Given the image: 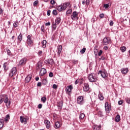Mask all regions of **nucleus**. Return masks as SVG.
I'll return each instance as SVG.
<instances>
[{
    "instance_id": "57",
    "label": "nucleus",
    "mask_w": 130,
    "mask_h": 130,
    "mask_svg": "<svg viewBox=\"0 0 130 130\" xmlns=\"http://www.w3.org/2000/svg\"><path fill=\"white\" fill-rule=\"evenodd\" d=\"M42 83L41 82H38L37 84L38 87H41Z\"/></svg>"
},
{
    "instance_id": "49",
    "label": "nucleus",
    "mask_w": 130,
    "mask_h": 130,
    "mask_svg": "<svg viewBox=\"0 0 130 130\" xmlns=\"http://www.w3.org/2000/svg\"><path fill=\"white\" fill-rule=\"evenodd\" d=\"M85 4L86 6H89V5H90V0H86L85 1Z\"/></svg>"
},
{
    "instance_id": "30",
    "label": "nucleus",
    "mask_w": 130,
    "mask_h": 130,
    "mask_svg": "<svg viewBox=\"0 0 130 130\" xmlns=\"http://www.w3.org/2000/svg\"><path fill=\"white\" fill-rule=\"evenodd\" d=\"M4 126V120L0 119V128H2Z\"/></svg>"
},
{
    "instance_id": "52",
    "label": "nucleus",
    "mask_w": 130,
    "mask_h": 130,
    "mask_svg": "<svg viewBox=\"0 0 130 130\" xmlns=\"http://www.w3.org/2000/svg\"><path fill=\"white\" fill-rule=\"evenodd\" d=\"M118 103L119 105H121L122 104V103H123V101H119Z\"/></svg>"
},
{
    "instance_id": "46",
    "label": "nucleus",
    "mask_w": 130,
    "mask_h": 130,
    "mask_svg": "<svg viewBox=\"0 0 130 130\" xmlns=\"http://www.w3.org/2000/svg\"><path fill=\"white\" fill-rule=\"evenodd\" d=\"M13 26L15 28H17L18 27V22H15L13 23Z\"/></svg>"
},
{
    "instance_id": "48",
    "label": "nucleus",
    "mask_w": 130,
    "mask_h": 130,
    "mask_svg": "<svg viewBox=\"0 0 130 130\" xmlns=\"http://www.w3.org/2000/svg\"><path fill=\"white\" fill-rule=\"evenodd\" d=\"M55 1H54V0H51V1H50V4H51V5H55Z\"/></svg>"
},
{
    "instance_id": "56",
    "label": "nucleus",
    "mask_w": 130,
    "mask_h": 130,
    "mask_svg": "<svg viewBox=\"0 0 130 130\" xmlns=\"http://www.w3.org/2000/svg\"><path fill=\"white\" fill-rule=\"evenodd\" d=\"M100 17L102 18H104V14L102 13L100 15Z\"/></svg>"
},
{
    "instance_id": "4",
    "label": "nucleus",
    "mask_w": 130,
    "mask_h": 130,
    "mask_svg": "<svg viewBox=\"0 0 130 130\" xmlns=\"http://www.w3.org/2000/svg\"><path fill=\"white\" fill-rule=\"evenodd\" d=\"M103 43L104 45H107L111 43V40L109 37H105L103 41Z\"/></svg>"
},
{
    "instance_id": "39",
    "label": "nucleus",
    "mask_w": 130,
    "mask_h": 130,
    "mask_svg": "<svg viewBox=\"0 0 130 130\" xmlns=\"http://www.w3.org/2000/svg\"><path fill=\"white\" fill-rule=\"evenodd\" d=\"M99 98L100 99V100L101 101H102V100H103V99H104V97H103V95H102V94L99 95Z\"/></svg>"
},
{
    "instance_id": "22",
    "label": "nucleus",
    "mask_w": 130,
    "mask_h": 130,
    "mask_svg": "<svg viewBox=\"0 0 130 130\" xmlns=\"http://www.w3.org/2000/svg\"><path fill=\"white\" fill-rule=\"evenodd\" d=\"M45 123L46 124L47 128H49L50 127V121L46 120H45Z\"/></svg>"
},
{
    "instance_id": "44",
    "label": "nucleus",
    "mask_w": 130,
    "mask_h": 130,
    "mask_svg": "<svg viewBox=\"0 0 130 130\" xmlns=\"http://www.w3.org/2000/svg\"><path fill=\"white\" fill-rule=\"evenodd\" d=\"M8 119H10V115H7L5 118V121H8Z\"/></svg>"
},
{
    "instance_id": "38",
    "label": "nucleus",
    "mask_w": 130,
    "mask_h": 130,
    "mask_svg": "<svg viewBox=\"0 0 130 130\" xmlns=\"http://www.w3.org/2000/svg\"><path fill=\"white\" fill-rule=\"evenodd\" d=\"M86 51V48H83L81 51L80 52L82 53V54L85 53V52Z\"/></svg>"
},
{
    "instance_id": "54",
    "label": "nucleus",
    "mask_w": 130,
    "mask_h": 130,
    "mask_svg": "<svg viewBox=\"0 0 130 130\" xmlns=\"http://www.w3.org/2000/svg\"><path fill=\"white\" fill-rule=\"evenodd\" d=\"M38 108H39V109H41V108H42V104H39L38 105Z\"/></svg>"
},
{
    "instance_id": "12",
    "label": "nucleus",
    "mask_w": 130,
    "mask_h": 130,
    "mask_svg": "<svg viewBox=\"0 0 130 130\" xmlns=\"http://www.w3.org/2000/svg\"><path fill=\"white\" fill-rule=\"evenodd\" d=\"M27 42L29 46H32V45H33V41H32V39H31V36H27Z\"/></svg>"
},
{
    "instance_id": "32",
    "label": "nucleus",
    "mask_w": 130,
    "mask_h": 130,
    "mask_svg": "<svg viewBox=\"0 0 130 130\" xmlns=\"http://www.w3.org/2000/svg\"><path fill=\"white\" fill-rule=\"evenodd\" d=\"M120 49L122 51V52H124L125 50H126V47H125V46H123L120 47Z\"/></svg>"
},
{
    "instance_id": "37",
    "label": "nucleus",
    "mask_w": 130,
    "mask_h": 130,
    "mask_svg": "<svg viewBox=\"0 0 130 130\" xmlns=\"http://www.w3.org/2000/svg\"><path fill=\"white\" fill-rule=\"evenodd\" d=\"M7 52L8 55H12V53L11 52V51L9 49H7Z\"/></svg>"
},
{
    "instance_id": "1",
    "label": "nucleus",
    "mask_w": 130,
    "mask_h": 130,
    "mask_svg": "<svg viewBox=\"0 0 130 130\" xmlns=\"http://www.w3.org/2000/svg\"><path fill=\"white\" fill-rule=\"evenodd\" d=\"M88 80L91 83H95L98 81V77L95 73L89 74L88 75Z\"/></svg>"
},
{
    "instance_id": "47",
    "label": "nucleus",
    "mask_w": 130,
    "mask_h": 130,
    "mask_svg": "<svg viewBox=\"0 0 130 130\" xmlns=\"http://www.w3.org/2000/svg\"><path fill=\"white\" fill-rule=\"evenodd\" d=\"M103 53V51H102V50H100L98 53L99 56H101V54H102Z\"/></svg>"
},
{
    "instance_id": "25",
    "label": "nucleus",
    "mask_w": 130,
    "mask_h": 130,
    "mask_svg": "<svg viewBox=\"0 0 130 130\" xmlns=\"http://www.w3.org/2000/svg\"><path fill=\"white\" fill-rule=\"evenodd\" d=\"M47 62L49 64L52 66L54 63V61H53V59H48Z\"/></svg>"
},
{
    "instance_id": "11",
    "label": "nucleus",
    "mask_w": 130,
    "mask_h": 130,
    "mask_svg": "<svg viewBox=\"0 0 130 130\" xmlns=\"http://www.w3.org/2000/svg\"><path fill=\"white\" fill-rule=\"evenodd\" d=\"M105 108L106 112H109V111L111 110V106H110L108 103L106 102L105 104Z\"/></svg>"
},
{
    "instance_id": "9",
    "label": "nucleus",
    "mask_w": 130,
    "mask_h": 130,
    "mask_svg": "<svg viewBox=\"0 0 130 130\" xmlns=\"http://www.w3.org/2000/svg\"><path fill=\"white\" fill-rule=\"evenodd\" d=\"M73 88L74 87H73V85H72L67 86L66 89V93H67L68 95H70L71 93H72V90H73Z\"/></svg>"
},
{
    "instance_id": "13",
    "label": "nucleus",
    "mask_w": 130,
    "mask_h": 130,
    "mask_svg": "<svg viewBox=\"0 0 130 130\" xmlns=\"http://www.w3.org/2000/svg\"><path fill=\"white\" fill-rule=\"evenodd\" d=\"M90 89V87H89V84L88 83H84V86L83 88V90L84 92H88Z\"/></svg>"
},
{
    "instance_id": "14",
    "label": "nucleus",
    "mask_w": 130,
    "mask_h": 130,
    "mask_svg": "<svg viewBox=\"0 0 130 130\" xmlns=\"http://www.w3.org/2000/svg\"><path fill=\"white\" fill-rule=\"evenodd\" d=\"M62 50V46L61 45H58L57 47V51L58 56L60 55L61 53V51Z\"/></svg>"
},
{
    "instance_id": "16",
    "label": "nucleus",
    "mask_w": 130,
    "mask_h": 130,
    "mask_svg": "<svg viewBox=\"0 0 130 130\" xmlns=\"http://www.w3.org/2000/svg\"><path fill=\"white\" fill-rule=\"evenodd\" d=\"M9 62H6L3 64V68L4 70V72H7L8 70H9Z\"/></svg>"
},
{
    "instance_id": "62",
    "label": "nucleus",
    "mask_w": 130,
    "mask_h": 130,
    "mask_svg": "<svg viewBox=\"0 0 130 130\" xmlns=\"http://www.w3.org/2000/svg\"><path fill=\"white\" fill-rule=\"evenodd\" d=\"M3 12H4L3 9L0 8V15H2V14H3Z\"/></svg>"
},
{
    "instance_id": "24",
    "label": "nucleus",
    "mask_w": 130,
    "mask_h": 130,
    "mask_svg": "<svg viewBox=\"0 0 130 130\" xmlns=\"http://www.w3.org/2000/svg\"><path fill=\"white\" fill-rule=\"evenodd\" d=\"M20 121L22 123H23V122H24V124H26V118H24V116H21L20 117Z\"/></svg>"
},
{
    "instance_id": "59",
    "label": "nucleus",
    "mask_w": 130,
    "mask_h": 130,
    "mask_svg": "<svg viewBox=\"0 0 130 130\" xmlns=\"http://www.w3.org/2000/svg\"><path fill=\"white\" fill-rule=\"evenodd\" d=\"M50 13H51L50 10H48L47 11V16H50Z\"/></svg>"
},
{
    "instance_id": "55",
    "label": "nucleus",
    "mask_w": 130,
    "mask_h": 130,
    "mask_svg": "<svg viewBox=\"0 0 130 130\" xmlns=\"http://www.w3.org/2000/svg\"><path fill=\"white\" fill-rule=\"evenodd\" d=\"M113 25V21L110 20V26H112Z\"/></svg>"
},
{
    "instance_id": "17",
    "label": "nucleus",
    "mask_w": 130,
    "mask_h": 130,
    "mask_svg": "<svg viewBox=\"0 0 130 130\" xmlns=\"http://www.w3.org/2000/svg\"><path fill=\"white\" fill-rule=\"evenodd\" d=\"M31 79H32V75H28L25 79V83H29L31 81Z\"/></svg>"
},
{
    "instance_id": "31",
    "label": "nucleus",
    "mask_w": 130,
    "mask_h": 130,
    "mask_svg": "<svg viewBox=\"0 0 130 130\" xmlns=\"http://www.w3.org/2000/svg\"><path fill=\"white\" fill-rule=\"evenodd\" d=\"M94 53L95 55H97V54H98V49H97L96 46L94 47Z\"/></svg>"
},
{
    "instance_id": "33",
    "label": "nucleus",
    "mask_w": 130,
    "mask_h": 130,
    "mask_svg": "<svg viewBox=\"0 0 130 130\" xmlns=\"http://www.w3.org/2000/svg\"><path fill=\"white\" fill-rule=\"evenodd\" d=\"M85 117V114L81 113L79 115V118L80 119H83Z\"/></svg>"
},
{
    "instance_id": "36",
    "label": "nucleus",
    "mask_w": 130,
    "mask_h": 130,
    "mask_svg": "<svg viewBox=\"0 0 130 130\" xmlns=\"http://www.w3.org/2000/svg\"><path fill=\"white\" fill-rule=\"evenodd\" d=\"M42 53H43V51L41 50H39L38 52V54L39 56H42Z\"/></svg>"
},
{
    "instance_id": "29",
    "label": "nucleus",
    "mask_w": 130,
    "mask_h": 130,
    "mask_svg": "<svg viewBox=\"0 0 130 130\" xmlns=\"http://www.w3.org/2000/svg\"><path fill=\"white\" fill-rule=\"evenodd\" d=\"M46 43H47L46 40L43 41V42H42L43 48H45V47H46Z\"/></svg>"
},
{
    "instance_id": "23",
    "label": "nucleus",
    "mask_w": 130,
    "mask_h": 130,
    "mask_svg": "<svg viewBox=\"0 0 130 130\" xmlns=\"http://www.w3.org/2000/svg\"><path fill=\"white\" fill-rule=\"evenodd\" d=\"M54 127L56 129L59 128L60 127V123L59 121H57L55 123Z\"/></svg>"
},
{
    "instance_id": "20",
    "label": "nucleus",
    "mask_w": 130,
    "mask_h": 130,
    "mask_svg": "<svg viewBox=\"0 0 130 130\" xmlns=\"http://www.w3.org/2000/svg\"><path fill=\"white\" fill-rule=\"evenodd\" d=\"M62 105H63V103L62 101L57 103V106L59 109L62 108Z\"/></svg>"
},
{
    "instance_id": "6",
    "label": "nucleus",
    "mask_w": 130,
    "mask_h": 130,
    "mask_svg": "<svg viewBox=\"0 0 130 130\" xmlns=\"http://www.w3.org/2000/svg\"><path fill=\"white\" fill-rule=\"evenodd\" d=\"M78 12L77 11H74L73 12L72 15H71V18L73 21L74 20H78Z\"/></svg>"
},
{
    "instance_id": "35",
    "label": "nucleus",
    "mask_w": 130,
    "mask_h": 130,
    "mask_svg": "<svg viewBox=\"0 0 130 130\" xmlns=\"http://www.w3.org/2000/svg\"><path fill=\"white\" fill-rule=\"evenodd\" d=\"M52 14L54 15V16H57V11H56V10H53Z\"/></svg>"
},
{
    "instance_id": "45",
    "label": "nucleus",
    "mask_w": 130,
    "mask_h": 130,
    "mask_svg": "<svg viewBox=\"0 0 130 130\" xmlns=\"http://www.w3.org/2000/svg\"><path fill=\"white\" fill-rule=\"evenodd\" d=\"M71 13H72V10H71V9L68 10L67 11V12H66V14H67V15H70V14H71Z\"/></svg>"
},
{
    "instance_id": "61",
    "label": "nucleus",
    "mask_w": 130,
    "mask_h": 130,
    "mask_svg": "<svg viewBox=\"0 0 130 130\" xmlns=\"http://www.w3.org/2000/svg\"><path fill=\"white\" fill-rule=\"evenodd\" d=\"M104 49H105V50H107L108 49V47H107V46H104Z\"/></svg>"
},
{
    "instance_id": "26",
    "label": "nucleus",
    "mask_w": 130,
    "mask_h": 130,
    "mask_svg": "<svg viewBox=\"0 0 130 130\" xmlns=\"http://www.w3.org/2000/svg\"><path fill=\"white\" fill-rule=\"evenodd\" d=\"M115 120L116 122H119L120 121V116L119 115H117L115 117Z\"/></svg>"
},
{
    "instance_id": "43",
    "label": "nucleus",
    "mask_w": 130,
    "mask_h": 130,
    "mask_svg": "<svg viewBox=\"0 0 130 130\" xmlns=\"http://www.w3.org/2000/svg\"><path fill=\"white\" fill-rule=\"evenodd\" d=\"M72 61L75 64H77V63H78V60H76V59L72 60Z\"/></svg>"
},
{
    "instance_id": "63",
    "label": "nucleus",
    "mask_w": 130,
    "mask_h": 130,
    "mask_svg": "<svg viewBox=\"0 0 130 130\" xmlns=\"http://www.w3.org/2000/svg\"><path fill=\"white\" fill-rule=\"evenodd\" d=\"M101 59L102 60H104L105 59V57H104V56H102L101 57Z\"/></svg>"
},
{
    "instance_id": "28",
    "label": "nucleus",
    "mask_w": 130,
    "mask_h": 130,
    "mask_svg": "<svg viewBox=\"0 0 130 130\" xmlns=\"http://www.w3.org/2000/svg\"><path fill=\"white\" fill-rule=\"evenodd\" d=\"M5 101V98H4V94L0 96V104H2Z\"/></svg>"
},
{
    "instance_id": "27",
    "label": "nucleus",
    "mask_w": 130,
    "mask_h": 130,
    "mask_svg": "<svg viewBox=\"0 0 130 130\" xmlns=\"http://www.w3.org/2000/svg\"><path fill=\"white\" fill-rule=\"evenodd\" d=\"M17 39L18 41H22L23 39V36L22 35V33H20V35L18 36Z\"/></svg>"
},
{
    "instance_id": "3",
    "label": "nucleus",
    "mask_w": 130,
    "mask_h": 130,
    "mask_svg": "<svg viewBox=\"0 0 130 130\" xmlns=\"http://www.w3.org/2000/svg\"><path fill=\"white\" fill-rule=\"evenodd\" d=\"M77 102L79 105H83L85 103V98L83 96L80 95L77 99Z\"/></svg>"
},
{
    "instance_id": "2",
    "label": "nucleus",
    "mask_w": 130,
    "mask_h": 130,
    "mask_svg": "<svg viewBox=\"0 0 130 130\" xmlns=\"http://www.w3.org/2000/svg\"><path fill=\"white\" fill-rule=\"evenodd\" d=\"M70 3L69 2H66L65 3L62 4L59 6L57 7V10L59 12H61V11H64L69 6H70Z\"/></svg>"
},
{
    "instance_id": "42",
    "label": "nucleus",
    "mask_w": 130,
    "mask_h": 130,
    "mask_svg": "<svg viewBox=\"0 0 130 130\" xmlns=\"http://www.w3.org/2000/svg\"><path fill=\"white\" fill-rule=\"evenodd\" d=\"M37 5H38V1H35L33 3L34 7H36V6H37Z\"/></svg>"
},
{
    "instance_id": "64",
    "label": "nucleus",
    "mask_w": 130,
    "mask_h": 130,
    "mask_svg": "<svg viewBox=\"0 0 130 130\" xmlns=\"http://www.w3.org/2000/svg\"><path fill=\"white\" fill-rule=\"evenodd\" d=\"M39 77H36V81H39Z\"/></svg>"
},
{
    "instance_id": "8",
    "label": "nucleus",
    "mask_w": 130,
    "mask_h": 130,
    "mask_svg": "<svg viewBox=\"0 0 130 130\" xmlns=\"http://www.w3.org/2000/svg\"><path fill=\"white\" fill-rule=\"evenodd\" d=\"M4 103L6 104V105L7 108L10 107V105H11V101L9 100L8 96L5 95V99H4Z\"/></svg>"
},
{
    "instance_id": "5",
    "label": "nucleus",
    "mask_w": 130,
    "mask_h": 130,
    "mask_svg": "<svg viewBox=\"0 0 130 130\" xmlns=\"http://www.w3.org/2000/svg\"><path fill=\"white\" fill-rule=\"evenodd\" d=\"M16 74H17V68L14 67L11 69V71L9 74V77L12 78L13 76H15Z\"/></svg>"
},
{
    "instance_id": "15",
    "label": "nucleus",
    "mask_w": 130,
    "mask_h": 130,
    "mask_svg": "<svg viewBox=\"0 0 130 130\" xmlns=\"http://www.w3.org/2000/svg\"><path fill=\"white\" fill-rule=\"evenodd\" d=\"M46 73V69L44 68H42L40 71V76L41 77H42L43 76H44L45 74Z\"/></svg>"
},
{
    "instance_id": "34",
    "label": "nucleus",
    "mask_w": 130,
    "mask_h": 130,
    "mask_svg": "<svg viewBox=\"0 0 130 130\" xmlns=\"http://www.w3.org/2000/svg\"><path fill=\"white\" fill-rule=\"evenodd\" d=\"M41 102L43 103H45L46 102V97L44 96L41 98Z\"/></svg>"
},
{
    "instance_id": "53",
    "label": "nucleus",
    "mask_w": 130,
    "mask_h": 130,
    "mask_svg": "<svg viewBox=\"0 0 130 130\" xmlns=\"http://www.w3.org/2000/svg\"><path fill=\"white\" fill-rule=\"evenodd\" d=\"M53 89H57V85L56 84L53 85Z\"/></svg>"
},
{
    "instance_id": "40",
    "label": "nucleus",
    "mask_w": 130,
    "mask_h": 130,
    "mask_svg": "<svg viewBox=\"0 0 130 130\" xmlns=\"http://www.w3.org/2000/svg\"><path fill=\"white\" fill-rule=\"evenodd\" d=\"M56 25H57V24L55 23L52 24V28L54 29V30H55V29H56V27H57Z\"/></svg>"
},
{
    "instance_id": "19",
    "label": "nucleus",
    "mask_w": 130,
    "mask_h": 130,
    "mask_svg": "<svg viewBox=\"0 0 130 130\" xmlns=\"http://www.w3.org/2000/svg\"><path fill=\"white\" fill-rule=\"evenodd\" d=\"M128 72V69L127 68H122L121 69V72L122 74H124V75H125V74H127Z\"/></svg>"
},
{
    "instance_id": "58",
    "label": "nucleus",
    "mask_w": 130,
    "mask_h": 130,
    "mask_svg": "<svg viewBox=\"0 0 130 130\" xmlns=\"http://www.w3.org/2000/svg\"><path fill=\"white\" fill-rule=\"evenodd\" d=\"M41 31L44 32V26L43 25L41 26Z\"/></svg>"
},
{
    "instance_id": "10",
    "label": "nucleus",
    "mask_w": 130,
    "mask_h": 130,
    "mask_svg": "<svg viewBox=\"0 0 130 130\" xmlns=\"http://www.w3.org/2000/svg\"><path fill=\"white\" fill-rule=\"evenodd\" d=\"M27 62L26 58H22L19 62L18 66H24Z\"/></svg>"
},
{
    "instance_id": "18",
    "label": "nucleus",
    "mask_w": 130,
    "mask_h": 130,
    "mask_svg": "<svg viewBox=\"0 0 130 130\" xmlns=\"http://www.w3.org/2000/svg\"><path fill=\"white\" fill-rule=\"evenodd\" d=\"M92 128L93 130H101V125H94Z\"/></svg>"
},
{
    "instance_id": "21",
    "label": "nucleus",
    "mask_w": 130,
    "mask_h": 130,
    "mask_svg": "<svg viewBox=\"0 0 130 130\" xmlns=\"http://www.w3.org/2000/svg\"><path fill=\"white\" fill-rule=\"evenodd\" d=\"M61 21V18H60V16H58L55 19V23L57 24V25H58V24H60Z\"/></svg>"
},
{
    "instance_id": "41",
    "label": "nucleus",
    "mask_w": 130,
    "mask_h": 130,
    "mask_svg": "<svg viewBox=\"0 0 130 130\" xmlns=\"http://www.w3.org/2000/svg\"><path fill=\"white\" fill-rule=\"evenodd\" d=\"M126 102L127 103H128V104H130V99L128 98H126L125 99Z\"/></svg>"
},
{
    "instance_id": "60",
    "label": "nucleus",
    "mask_w": 130,
    "mask_h": 130,
    "mask_svg": "<svg viewBox=\"0 0 130 130\" xmlns=\"http://www.w3.org/2000/svg\"><path fill=\"white\" fill-rule=\"evenodd\" d=\"M46 26H50V23L49 22H48L45 23Z\"/></svg>"
},
{
    "instance_id": "7",
    "label": "nucleus",
    "mask_w": 130,
    "mask_h": 130,
    "mask_svg": "<svg viewBox=\"0 0 130 130\" xmlns=\"http://www.w3.org/2000/svg\"><path fill=\"white\" fill-rule=\"evenodd\" d=\"M98 74H101L102 78L104 79H105L108 76V74H107L106 71H99Z\"/></svg>"
},
{
    "instance_id": "51",
    "label": "nucleus",
    "mask_w": 130,
    "mask_h": 130,
    "mask_svg": "<svg viewBox=\"0 0 130 130\" xmlns=\"http://www.w3.org/2000/svg\"><path fill=\"white\" fill-rule=\"evenodd\" d=\"M49 77H50V78H52V77H53V73L52 72H50Z\"/></svg>"
},
{
    "instance_id": "50",
    "label": "nucleus",
    "mask_w": 130,
    "mask_h": 130,
    "mask_svg": "<svg viewBox=\"0 0 130 130\" xmlns=\"http://www.w3.org/2000/svg\"><path fill=\"white\" fill-rule=\"evenodd\" d=\"M104 8H105V9H107L108 8H109V5L104 4Z\"/></svg>"
}]
</instances>
